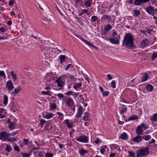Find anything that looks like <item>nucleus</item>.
<instances>
[{
	"mask_svg": "<svg viewBox=\"0 0 157 157\" xmlns=\"http://www.w3.org/2000/svg\"><path fill=\"white\" fill-rule=\"evenodd\" d=\"M14 150L16 151H17L18 152H19L20 151V148L19 146L17 145H15L14 147Z\"/></svg>",
	"mask_w": 157,
	"mask_h": 157,
	"instance_id": "603ef678",
	"label": "nucleus"
},
{
	"mask_svg": "<svg viewBox=\"0 0 157 157\" xmlns=\"http://www.w3.org/2000/svg\"><path fill=\"white\" fill-rule=\"evenodd\" d=\"M83 112V108L81 105H80L78 107L77 112L78 113H80V114H81L82 115Z\"/></svg>",
	"mask_w": 157,
	"mask_h": 157,
	"instance_id": "4c0bfd02",
	"label": "nucleus"
},
{
	"mask_svg": "<svg viewBox=\"0 0 157 157\" xmlns=\"http://www.w3.org/2000/svg\"><path fill=\"white\" fill-rule=\"evenodd\" d=\"M1 77H2L3 78H5L6 77L4 72L2 71H1Z\"/></svg>",
	"mask_w": 157,
	"mask_h": 157,
	"instance_id": "8fccbe9b",
	"label": "nucleus"
},
{
	"mask_svg": "<svg viewBox=\"0 0 157 157\" xmlns=\"http://www.w3.org/2000/svg\"><path fill=\"white\" fill-rule=\"evenodd\" d=\"M102 93L103 94V96L106 97L109 94V92L108 91H105L104 92H103Z\"/></svg>",
	"mask_w": 157,
	"mask_h": 157,
	"instance_id": "e2e57ef3",
	"label": "nucleus"
},
{
	"mask_svg": "<svg viewBox=\"0 0 157 157\" xmlns=\"http://www.w3.org/2000/svg\"><path fill=\"white\" fill-rule=\"evenodd\" d=\"M55 82L57 83L58 86L61 88L63 87L64 86V83L60 78L57 79Z\"/></svg>",
	"mask_w": 157,
	"mask_h": 157,
	"instance_id": "ddd939ff",
	"label": "nucleus"
},
{
	"mask_svg": "<svg viewBox=\"0 0 157 157\" xmlns=\"http://www.w3.org/2000/svg\"><path fill=\"white\" fill-rule=\"evenodd\" d=\"M75 139L78 142L83 143H88L89 142L88 137L86 135L80 136L78 138H76Z\"/></svg>",
	"mask_w": 157,
	"mask_h": 157,
	"instance_id": "7ed1b4c3",
	"label": "nucleus"
},
{
	"mask_svg": "<svg viewBox=\"0 0 157 157\" xmlns=\"http://www.w3.org/2000/svg\"><path fill=\"white\" fill-rule=\"evenodd\" d=\"M53 114L51 113H48L46 114H43V116L44 118L47 119H49L53 117Z\"/></svg>",
	"mask_w": 157,
	"mask_h": 157,
	"instance_id": "a211bd4d",
	"label": "nucleus"
},
{
	"mask_svg": "<svg viewBox=\"0 0 157 157\" xmlns=\"http://www.w3.org/2000/svg\"><path fill=\"white\" fill-rule=\"evenodd\" d=\"M127 108L126 107H122L121 110V113H124L127 110Z\"/></svg>",
	"mask_w": 157,
	"mask_h": 157,
	"instance_id": "052dcab7",
	"label": "nucleus"
},
{
	"mask_svg": "<svg viewBox=\"0 0 157 157\" xmlns=\"http://www.w3.org/2000/svg\"><path fill=\"white\" fill-rule=\"evenodd\" d=\"M132 140L137 143H139L142 140V136L140 135H138L136 136L132 139Z\"/></svg>",
	"mask_w": 157,
	"mask_h": 157,
	"instance_id": "dca6fc26",
	"label": "nucleus"
},
{
	"mask_svg": "<svg viewBox=\"0 0 157 157\" xmlns=\"http://www.w3.org/2000/svg\"><path fill=\"white\" fill-rule=\"evenodd\" d=\"M149 41L147 39H144L141 40L140 43V46L141 48H144L148 46Z\"/></svg>",
	"mask_w": 157,
	"mask_h": 157,
	"instance_id": "423d86ee",
	"label": "nucleus"
},
{
	"mask_svg": "<svg viewBox=\"0 0 157 157\" xmlns=\"http://www.w3.org/2000/svg\"><path fill=\"white\" fill-rule=\"evenodd\" d=\"M57 114L60 117V120H62L63 119L64 115L62 113L59 112H58Z\"/></svg>",
	"mask_w": 157,
	"mask_h": 157,
	"instance_id": "49530a36",
	"label": "nucleus"
},
{
	"mask_svg": "<svg viewBox=\"0 0 157 157\" xmlns=\"http://www.w3.org/2000/svg\"><path fill=\"white\" fill-rule=\"evenodd\" d=\"M21 90L20 86H18L14 89V91L12 93L13 95H15L19 93Z\"/></svg>",
	"mask_w": 157,
	"mask_h": 157,
	"instance_id": "4be33fe9",
	"label": "nucleus"
},
{
	"mask_svg": "<svg viewBox=\"0 0 157 157\" xmlns=\"http://www.w3.org/2000/svg\"><path fill=\"white\" fill-rule=\"evenodd\" d=\"M157 58V52H154L151 56V59L153 60Z\"/></svg>",
	"mask_w": 157,
	"mask_h": 157,
	"instance_id": "37998d69",
	"label": "nucleus"
},
{
	"mask_svg": "<svg viewBox=\"0 0 157 157\" xmlns=\"http://www.w3.org/2000/svg\"><path fill=\"white\" fill-rule=\"evenodd\" d=\"M53 156V154L52 153H47L45 155V157H52Z\"/></svg>",
	"mask_w": 157,
	"mask_h": 157,
	"instance_id": "09e8293b",
	"label": "nucleus"
},
{
	"mask_svg": "<svg viewBox=\"0 0 157 157\" xmlns=\"http://www.w3.org/2000/svg\"><path fill=\"white\" fill-rule=\"evenodd\" d=\"M82 11L84 14L86 13V15H88L90 13L89 12L88 10L86 9H83Z\"/></svg>",
	"mask_w": 157,
	"mask_h": 157,
	"instance_id": "6e6d98bb",
	"label": "nucleus"
},
{
	"mask_svg": "<svg viewBox=\"0 0 157 157\" xmlns=\"http://www.w3.org/2000/svg\"><path fill=\"white\" fill-rule=\"evenodd\" d=\"M150 0H136L134 2V4L136 6L140 5L143 3L148 2Z\"/></svg>",
	"mask_w": 157,
	"mask_h": 157,
	"instance_id": "4468645a",
	"label": "nucleus"
},
{
	"mask_svg": "<svg viewBox=\"0 0 157 157\" xmlns=\"http://www.w3.org/2000/svg\"><path fill=\"white\" fill-rule=\"evenodd\" d=\"M107 148L108 147L106 145L102 146L100 150L101 153L102 154H104L106 148Z\"/></svg>",
	"mask_w": 157,
	"mask_h": 157,
	"instance_id": "2f4dec72",
	"label": "nucleus"
},
{
	"mask_svg": "<svg viewBox=\"0 0 157 157\" xmlns=\"http://www.w3.org/2000/svg\"><path fill=\"white\" fill-rule=\"evenodd\" d=\"M140 11L137 10H135L134 11V15H133V16H137L139 15L140 14Z\"/></svg>",
	"mask_w": 157,
	"mask_h": 157,
	"instance_id": "c03bdc74",
	"label": "nucleus"
},
{
	"mask_svg": "<svg viewBox=\"0 0 157 157\" xmlns=\"http://www.w3.org/2000/svg\"><path fill=\"white\" fill-rule=\"evenodd\" d=\"M91 18L93 21L95 22L97 20L98 17L97 16H93L91 17Z\"/></svg>",
	"mask_w": 157,
	"mask_h": 157,
	"instance_id": "5fc2aeb1",
	"label": "nucleus"
},
{
	"mask_svg": "<svg viewBox=\"0 0 157 157\" xmlns=\"http://www.w3.org/2000/svg\"><path fill=\"white\" fill-rule=\"evenodd\" d=\"M146 88L147 90L151 92L153 90V87L151 85L148 84L146 86Z\"/></svg>",
	"mask_w": 157,
	"mask_h": 157,
	"instance_id": "bb28decb",
	"label": "nucleus"
},
{
	"mask_svg": "<svg viewBox=\"0 0 157 157\" xmlns=\"http://www.w3.org/2000/svg\"><path fill=\"white\" fill-rule=\"evenodd\" d=\"M8 102V97L6 95H4V99L3 101V104L5 105H6L7 104Z\"/></svg>",
	"mask_w": 157,
	"mask_h": 157,
	"instance_id": "c9c22d12",
	"label": "nucleus"
},
{
	"mask_svg": "<svg viewBox=\"0 0 157 157\" xmlns=\"http://www.w3.org/2000/svg\"><path fill=\"white\" fill-rule=\"evenodd\" d=\"M14 3V2L13 0H10L9 2V5L10 6H13Z\"/></svg>",
	"mask_w": 157,
	"mask_h": 157,
	"instance_id": "774afa93",
	"label": "nucleus"
},
{
	"mask_svg": "<svg viewBox=\"0 0 157 157\" xmlns=\"http://www.w3.org/2000/svg\"><path fill=\"white\" fill-rule=\"evenodd\" d=\"M66 59L65 56L64 55H61L59 56V62L61 64H62L65 61Z\"/></svg>",
	"mask_w": 157,
	"mask_h": 157,
	"instance_id": "a878e982",
	"label": "nucleus"
},
{
	"mask_svg": "<svg viewBox=\"0 0 157 157\" xmlns=\"http://www.w3.org/2000/svg\"><path fill=\"white\" fill-rule=\"evenodd\" d=\"M6 115V110L4 109H1V118H4Z\"/></svg>",
	"mask_w": 157,
	"mask_h": 157,
	"instance_id": "412c9836",
	"label": "nucleus"
},
{
	"mask_svg": "<svg viewBox=\"0 0 157 157\" xmlns=\"http://www.w3.org/2000/svg\"><path fill=\"white\" fill-rule=\"evenodd\" d=\"M14 81H16L17 80V74L15 73L13 71L10 74Z\"/></svg>",
	"mask_w": 157,
	"mask_h": 157,
	"instance_id": "473e14b6",
	"label": "nucleus"
},
{
	"mask_svg": "<svg viewBox=\"0 0 157 157\" xmlns=\"http://www.w3.org/2000/svg\"><path fill=\"white\" fill-rule=\"evenodd\" d=\"M69 120L68 119L64 121V122L66 124L68 128H72L73 127V125L71 123L69 122Z\"/></svg>",
	"mask_w": 157,
	"mask_h": 157,
	"instance_id": "cd10ccee",
	"label": "nucleus"
},
{
	"mask_svg": "<svg viewBox=\"0 0 157 157\" xmlns=\"http://www.w3.org/2000/svg\"><path fill=\"white\" fill-rule=\"evenodd\" d=\"M73 92L72 91H70L66 93V94L68 96H70L73 95Z\"/></svg>",
	"mask_w": 157,
	"mask_h": 157,
	"instance_id": "680f3d73",
	"label": "nucleus"
},
{
	"mask_svg": "<svg viewBox=\"0 0 157 157\" xmlns=\"http://www.w3.org/2000/svg\"><path fill=\"white\" fill-rule=\"evenodd\" d=\"M76 36L78 37V38L80 39L81 40H82L83 42H85L86 44L89 45V46L90 47H91L92 44L90 42L87 40L85 39H83L81 36H78L77 35H76Z\"/></svg>",
	"mask_w": 157,
	"mask_h": 157,
	"instance_id": "2eb2a0df",
	"label": "nucleus"
},
{
	"mask_svg": "<svg viewBox=\"0 0 157 157\" xmlns=\"http://www.w3.org/2000/svg\"><path fill=\"white\" fill-rule=\"evenodd\" d=\"M120 101L121 102L126 103V101H125L124 99V97L121 96L120 97Z\"/></svg>",
	"mask_w": 157,
	"mask_h": 157,
	"instance_id": "13d9d810",
	"label": "nucleus"
},
{
	"mask_svg": "<svg viewBox=\"0 0 157 157\" xmlns=\"http://www.w3.org/2000/svg\"><path fill=\"white\" fill-rule=\"evenodd\" d=\"M65 102L68 107H72L74 106V101L71 98L67 99Z\"/></svg>",
	"mask_w": 157,
	"mask_h": 157,
	"instance_id": "9d476101",
	"label": "nucleus"
},
{
	"mask_svg": "<svg viewBox=\"0 0 157 157\" xmlns=\"http://www.w3.org/2000/svg\"><path fill=\"white\" fill-rule=\"evenodd\" d=\"M29 140H28L26 139H24L23 143L25 145H27L28 144Z\"/></svg>",
	"mask_w": 157,
	"mask_h": 157,
	"instance_id": "338daca9",
	"label": "nucleus"
},
{
	"mask_svg": "<svg viewBox=\"0 0 157 157\" xmlns=\"http://www.w3.org/2000/svg\"><path fill=\"white\" fill-rule=\"evenodd\" d=\"M102 18L104 20H107L108 21H110L111 20V17L109 15H104L102 16Z\"/></svg>",
	"mask_w": 157,
	"mask_h": 157,
	"instance_id": "b1692460",
	"label": "nucleus"
},
{
	"mask_svg": "<svg viewBox=\"0 0 157 157\" xmlns=\"http://www.w3.org/2000/svg\"><path fill=\"white\" fill-rule=\"evenodd\" d=\"M118 38L116 37H111L108 39L110 42L113 44H119V39H120V36L119 35L118 36Z\"/></svg>",
	"mask_w": 157,
	"mask_h": 157,
	"instance_id": "20e7f679",
	"label": "nucleus"
},
{
	"mask_svg": "<svg viewBox=\"0 0 157 157\" xmlns=\"http://www.w3.org/2000/svg\"><path fill=\"white\" fill-rule=\"evenodd\" d=\"M143 131L141 126L139 125L137 127L136 130V132L137 134L142 135L143 134Z\"/></svg>",
	"mask_w": 157,
	"mask_h": 157,
	"instance_id": "6ab92c4d",
	"label": "nucleus"
},
{
	"mask_svg": "<svg viewBox=\"0 0 157 157\" xmlns=\"http://www.w3.org/2000/svg\"><path fill=\"white\" fill-rule=\"evenodd\" d=\"M6 122L7 123H8L9 124V128L10 130L14 129L15 128V123L10 122V119H8L7 120H6Z\"/></svg>",
	"mask_w": 157,
	"mask_h": 157,
	"instance_id": "9b49d317",
	"label": "nucleus"
},
{
	"mask_svg": "<svg viewBox=\"0 0 157 157\" xmlns=\"http://www.w3.org/2000/svg\"><path fill=\"white\" fill-rule=\"evenodd\" d=\"M151 136L150 135L143 136L142 137V139H144L146 141H148L151 138Z\"/></svg>",
	"mask_w": 157,
	"mask_h": 157,
	"instance_id": "f704fd0d",
	"label": "nucleus"
},
{
	"mask_svg": "<svg viewBox=\"0 0 157 157\" xmlns=\"http://www.w3.org/2000/svg\"><path fill=\"white\" fill-rule=\"evenodd\" d=\"M142 127L144 129H147V127L146 124L144 123H142L141 125Z\"/></svg>",
	"mask_w": 157,
	"mask_h": 157,
	"instance_id": "0e129e2a",
	"label": "nucleus"
},
{
	"mask_svg": "<svg viewBox=\"0 0 157 157\" xmlns=\"http://www.w3.org/2000/svg\"><path fill=\"white\" fill-rule=\"evenodd\" d=\"M137 118L138 117L137 116L135 115H132L130 116L129 118L128 119V121H127L136 120L137 119Z\"/></svg>",
	"mask_w": 157,
	"mask_h": 157,
	"instance_id": "c85d7f7f",
	"label": "nucleus"
},
{
	"mask_svg": "<svg viewBox=\"0 0 157 157\" xmlns=\"http://www.w3.org/2000/svg\"><path fill=\"white\" fill-rule=\"evenodd\" d=\"M149 152L148 147H142L137 151L136 156V157H144L146 156Z\"/></svg>",
	"mask_w": 157,
	"mask_h": 157,
	"instance_id": "f03ea898",
	"label": "nucleus"
},
{
	"mask_svg": "<svg viewBox=\"0 0 157 157\" xmlns=\"http://www.w3.org/2000/svg\"><path fill=\"white\" fill-rule=\"evenodd\" d=\"M45 122L46 121L42 119L40 121V123L42 127H43L44 124L45 123Z\"/></svg>",
	"mask_w": 157,
	"mask_h": 157,
	"instance_id": "bf43d9fd",
	"label": "nucleus"
},
{
	"mask_svg": "<svg viewBox=\"0 0 157 157\" xmlns=\"http://www.w3.org/2000/svg\"><path fill=\"white\" fill-rule=\"evenodd\" d=\"M7 140L8 142H14L16 141V139L13 137H10Z\"/></svg>",
	"mask_w": 157,
	"mask_h": 157,
	"instance_id": "864d4df0",
	"label": "nucleus"
},
{
	"mask_svg": "<svg viewBox=\"0 0 157 157\" xmlns=\"http://www.w3.org/2000/svg\"><path fill=\"white\" fill-rule=\"evenodd\" d=\"M92 0H85L84 2V4L86 8L90 7L92 4Z\"/></svg>",
	"mask_w": 157,
	"mask_h": 157,
	"instance_id": "f8f14e48",
	"label": "nucleus"
},
{
	"mask_svg": "<svg viewBox=\"0 0 157 157\" xmlns=\"http://www.w3.org/2000/svg\"><path fill=\"white\" fill-rule=\"evenodd\" d=\"M82 84L81 82H79L78 84L75 83L74 84L73 88L75 89H76L77 88L80 87L82 86Z\"/></svg>",
	"mask_w": 157,
	"mask_h": 157,
	"instance_id": "72a5a7b5",
	"label": "nucleus"
},
{
	"mask_svg": "<svg viewBox=\"0 0 157 157\" xmlns=\"http://www.w3.org/2000/svg\"><path fill=\"white\" fill-rule=\"evenodd\" d=\"M82 116V115L80 114V113H78L77 112V113L75 115V117L76 118H79L80 117H81Z\"/></svg>",
	"mask_w": 157,
	"mask_h": 157,
	"instance_id": "69168bd1",
	"label": "nucleus"
},
{
	"mask_svg": "<svg viewBox=\"0 0 157 157\" xmlns=\"http://www.w3.org/2000/svg\"><path fill=\"white\" fill-rule=\"evenodd\" d=\"M146 12L152 16H154L155 15V10L153 7L151 6H148L146 8Z\"/></svg>",
	"mask_w": 157,
	"mask_h": 157,
	"instance_id": "0eeeda50",
	"label": "nucleus"
},
{
	"mask_svg": "<svg viewBox=\"0 0 157 157\" xmlns=\"http://www.w3.org/2000/svg\"><path fill=\"white\" fill-rule=\"evenodd\" d=\"M88 151H86V150L83 149H81V150L79 151L78 153L81 156H84V154L87 153Z\"/></svg>",
	"mask_w": 157,
	"mask_h": 157,
	"instance_id": "7c9ffc66",
	"label": "nucleus"
},
{
	"mask_svg": "<svg viewBox=\"0 0 157 157\" xmlns=\"http://www.w3.org/2000/svg\"><path fill=\"white\" fill-rule=\"evenodd\" d=\"M110 147L112 149H115L116 150L120 151V147L115 144H113L110 145Z\"/></svg>",
	"mask_w": 157,
	"mask_h": 157,
	"instance_id": "aec40b11",
	"label": "nucleus"
},
{
	"mask_svg": "<svg viewBox=\"0 0 157 157\" xmlns=\"http://www.w3.org/2000/svg\"><path fill=\"white\" fill-rule=\"evenodd\" d=\"M8 137V134L6 132H1V140L4 141H6Z\"/></svg>",
	"mask_w": 157,
	"mask_h": 157,
	"instance_id": "1a4fd4ad",
	"label": "nucleus"
},
{
	"mask_svg": "<svg viewBox=\"0 0 157 157\" xmlns=\"http://www.w3.org/2000/svg\"><path fill=\"white\" fill-rule=\"evenodd\" d=\"M55 95L57 96L59 100L63 99L64 97V95L60 93H59L57 94H56Z\"/></svg>",
	"mask_w": 157,
	"mask_h": 157,
	"instance_id": "58836bf2",
	"label": "nucleus"
},
{
	"mask_svg": "<svg viewBox=\"0 0 157 157\" xmlns=\"http://www.w3.org/2000/svg\"><path fill=\"white\" fill-rule=\"evenodd\" d=\"M120 138L123 140H126L128 138V136L126 133L123 132L121 135Z\"/></svg>",
	"mask_w": 157,
	"mask_h": 157,
	"instance_id": "5701e85b",
	"label": "nucleus"
},
{
	"mask_svg": "<svg viewBox=\"0 0 157 157\" xmlns=\"http://www.w3.org/2000/svg\"><path fill=\"white\" fill-rule=\"evenodd\" d=\"M73 67V65L71 64H68L65 68V70L67 71L70 67L72 68Z\"/></svg>",
	"mask_w": 157,
	"mask_h": 157,
	"instance_id": "4d7b16f0",
	"label": "nucleus"
},
{
	"mask_svg": "<svg viewBox=\"0 0 157 157\" xmlns=\"http://www.w3.org/2000/svg\"><path fill=\"white\" fill-rule=\"evenodd\" d=\"M150 119L151 121L157 122V113H155Z\"/></svg>",
	"mask_w": 157,
	"mask_h": 157,
	"instance_id": "c756f323",
	"label": "nucleus"
},
{
	"mask_svg": "<svg viewBox=\"0 0 157 157\" xmlns=\"http://www.w3.org/2000/svg\"><path fill=\"white\" fill-rule=\"evenodd\" d=\"M141 82H143L146 81L148 79V76L146 74H144L143 75L141 78Z\"/></svg>",
	"mask_w": 157,
	"mask_h": 157,
	"instance_id": "393cba45",
	"label": "nucleus"
},
{
	"mask_svg": "<svg viewBox=\"0 0 157 157\" xmlns=\"http://www.w3.org/2000/svg\"><path fill=\"white\" fill-rule=\"evenodd\" d=\"M112 28V26L109 24H107L105 25L104 28V32H102L101 35H106L107 33Z\"/></svg>",
	"mask_w": 157,
	"mask_h": 157,
	"instance_id": "39448f33",
	"label": "nucleus"
},
{
	"mask_svg": "<svg viewBox=\"0 0 157 157\" xmlns=\"http://www.w3.org/2000/svg\"><path fill=\"white\" fill-rule=\"evenodd\" d=\"M102 142V140L98 138H96L95 140L94 141V143L97 145H98L100 143H101Z\"/></svg>",
	"mask_w": 157,
	"mask_h": 157,
	"instance_id": "ea45409f",
	"label": "nucleus"
},
{
	"mask_svg": "<svg viewBox=\"0 0 157 157\" xmlns=\"http://www.w3.org/2000/svg\"><path fill=\"white\" fill-rule=\"evenodd\" d=\"M5 150L7 152H9L12 150V148L10 145L7 144L6 145V147L5 148Z\"/></svg>",
	"mask_w": 157,
	"mask_h": 157,
	"instance_id": "e433bc0d",
	"label": "nucleus"
},
{
	"mask_svg": "<svg viewBox=\"0 0 157 157\" xmlns=\"http://www.w3.org/2000/svg\"><path fill=\"white\" fill-rule=\"evenodd\" d=\"M90 113L87 112L85 113L84 114V116L83 117V120L85 121H87L88 120H90Z\"/></svg>",
	"mask_w": 157,
	"mask_h": 157,
	"instance_id": "f3484780",
	"label": "nucleus"
},
{
	"mask_svg": "<svg viewBox=\"0 0 157 157\" xmlns=\"http://www.w3.org/2000/svg\"><path fill=\"white\" fill-rule=\"evenodd\" d=\"M50 92V91H43L42 92L41 94L43 95H50V94H49V93Z\"/></svg>",
	"mask_w": 157,
	"mask_h": 157,
	"instance_id": "de8ad7c7",
	"label": "nucleus"
},
{
	"mask_svg": "<svg viewBox=\"0 0 157 157\" xmlns=\"http://www.w3.org/2000/svg\"><path fill=\"white\" fill-rule=\"evenodd\" d=\"M134 39L132 35L130 33L126 34L124 38L122 45H124L129 48H133L134 44Z\"/></svg>",
	"mask_w": 157,
	"mask_h": 157,
	"instance_id": "f257e3e1",
	"label": "nucleus"
},
{
	"mask_svg": "<svg viewBox=\"0 0 157 157\" xmlns=\"http://www.w3.org/2000/svg\"><path fill=\"white\" fill-rule=\"evenodd\" d=\"M128 157H135V153L132 151H128Z\"/></svg>",
	"mask_w": 157,
	"mask_h": 157,
	"instance_id": "79ce46f5",
	"label": "nucleus"
},
{
	"mask_svg": "<svg viewBox=\"0 0 157 157\" xmlns=\"http://www.w3.org/2000/svg\"><path fill=\"white\" fill-rule=\"evenodd\" d=\"M6 86L8 88L9 91H10L14 88L12 81L10 80H9L7 82Z\"/></svg>",
	"mask_w": 157,
	"mask_h": 157,
	"instance_id": "6e6552de",
	"label": "nucleus"
},
{
	"mask_svg": "<svg viewBox=\"0 0 157 157\" xmlns=\"http://www.w3.org/2000/svg\"><path fill=\"white\" fill-rule=\"evenodd\" d=\"M56 105L55 103H52L50 104V108L52 110H54L56 108Z\"/></svg>",
	"mask_w": 157,
	"mask_h": 157,
	"instance_id": "a19ab883",
	"label": "nucleus"
},
{
	"mask_svg": "<svg viewBox=\"0 0 157 157\" xmlns=\"http://www.w3.org/2000/svg\"><path fill=\"white\" fill-rule=\"evenodd\" d=\"M31 155V153H23L22 155V157H30Z\"/></svg>",
	"mask_w": 157,
	"mask_h": 157,
	"instance_id": "a18cd8bd",
	"label": "nucleus"
},
{
	"mask_svg": "<svg viewBox=\"0 0 157 157\" xmlns=\"http://www.w3.org/2000/svg\"><path fill=\"white\" fill-rule=\"evenodd\" d=\"M111 85L113 88H116L115 82L114 80H113L111 82Z\"/></svg>",
	"mask_w": 157,
	"mask_h": 157,
	"instance_id": "3c124183",
	"label": "nucleus"
}]
</instances>
